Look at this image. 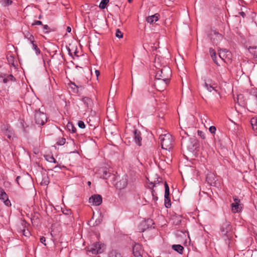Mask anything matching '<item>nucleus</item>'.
Returning a JSON list of instances; mask_svg holds the SVG:
<instances>
[{
	"mask_svg": "<svg viewBox=\"0 0 257 257\" xmlns=\"http://www.w3.org/2000/svg\"><path fill=\"white\" fill-rule=\"evenodd\" d=\"M243 98V95L242 94H239V95H238L237 96V102L239 104V99H241L242 98Z\"/></svg>",
	"mask_w": 257,
	"mask_h": 257,
	"instance_id": "47",
	"label": "nucleus"
},
{
	"mask_svg": "<svg viewBox=\"0 0 257 257\" xmlns=\"http://www.w3.org/2000/svg\"><path fill=\"white\" fill-rule=\"evenodd\" d=\"M182 149L187 150L193 153L199 147L198 141L195 138H190L189 137L184 138L181 143Z\"/></svg>",
	"mask_w": 257,
	"mask_h": 257,
	"instance_id": "3",
	"label": "nucleus"
},
{
	"mask_svg": "<svg viewBox=\"0 0 257 257\" xmlns=\"http://www.w3.org/2000/svg\"><path fill=\"white\" fill-rule=\"evenodd\" d=\"M172 248L179 254H183L184 247L180 244H173L172 245Z\"/></svg>",
	"mask_w": 257,
	"mask_h": 257,
	"instance_id": "21",
	"label": "nucleus"
},
{
	"mask_svg": "<svg viewBox=\"0 0 257 257\" xmlns=\"http://www.w3.org/2000/svg\"><path fill=\"white\" fill-rule=\"evenodd\" d=\"M253 55H254V57H255L256 58H257V51H255L253 52Z\"/></svg>",
	"mask_w": 257,
	"mask_h": 257,
	"instance_id": "58",
	"label": "nucleus"
},
{
	"mask_svg": "<svg viewBox=\"0 0 257 257\" xmlns=\"http://www.w3.org/2000/svg\"><path fill=\"white\" fill-rule=\"evenodd\" d=\"M66 140L64 138H60L58 139L57 145L62 146L65 144Z\"/></svg>",
	"mask_w": 257,
	"mask_h": 257,
	"instance_id": "34",
	"label": "nucleus"
},
{
	"mask_svg": "<svg viewBox=\"0 0 257 257\" xmlns=\"http://www.w3.org/2000/svg\"><path fill=\"white\" fill-rule=\"evenodd\" d=\"M0 200L3 201L5 205L9 207L11 206V203L10 200L9 199L8 195L5 190L2 188H0Z\"/></svg>",
	"mask_w": 257,
	"mask_h": 257,
	"instance_id": "9",
	"label": "nucleus"
},
{
	"mask_svg": "<svg viewBox=\"0 0 257 257\" xmlns=\"http://www.w3.org/2000/svg\"><path fill=\"white\" fill-rule=\"evenodd\" d=\"M95 74H96V76L97 78H98V76H99V75H100V72H99V70H96L95 71Z\"/></svg>",
	"mask_w": 257,
	"mask_h": 257,
	"instance_id": "51",
	"label": "nucleus"
},
{
	"mask_svg": "<svg viewBox=\"0 0 257 257\" xmlns=\"http://www.w3.org/2000/svg\"><path fill=\"white\" fill-rule=\"evenodd\" d=\"M77 54V49H76L75 51H74V55L78 56Z\"/></svg>",
	"mask_w": 257,
	"mask_h": 257,
	"instance_id": "60",
	"label": "nucleus"
},
{
	"mask_svg": "<svg viewBox=\"0 0 257 257\" xmlns=\"http://www.w3.org/2000/svg\"><path fill=\"white\" fill-rule=\"evenodd\" d=\"M197 134L198 136H199L202 139H205V134L203 132L198 130L197 132Z\"/></svg>",
	"mask_w": 257,
	"mask_h": 257,
	"instance_id": "39",
	"label": "nucleus"
},
{
	"mask_svg": "<svg viewBox=\"0 0 257 257\" xmlns=\"http://www.w3.org/2000/svg\"><path fill=\"white\" fill-rule=\"evenodd\" d=\"M220 235L228 246L233 235V231L231 223L225 219L222 221L220 225Z\"/></svg>",
	"mask_w": 257,
	"mask_h": 257,
	"instance_id": "2",
	"label": "nucleus"
},
{
	"mask_svg": "<svg viewBox=\"0 0 257 257\" xmlns=\"http://www.w3.org/2000/svg\"><path fill=\"white\" fill-rule=\"evenodd\" d=\"M29 34H30L29 32L27 33L26 35H25V37L28 39V37H29Z\"/></svg>",
	"mask_w": 257,
	"mask_h": 257,
	"instance_id": "62",
	"label": "nucleus"
},
{
	"mask_svg": "<svg viewBox=\"0 0 257 257\" xmlns=\"http://www.w3.org/2000/svg\"><path fill=\"white\" fill-rule=\"evenodd\" d=\"M1 131L3 135L10 140L15 138V134L13 128L9 124H3L1 126Z\"/></svg>",
	"mask_w": 257,
	"mask_h": 257,
	"instance_id": "7",
	"label": "nucleus"
},
{
	"mask_svg": "<svg viewBox=\"0 0 257 257\" xmlns=\"http://www.w3.org/2000/svg\"><path fill=\"white\" fill-rule=\"evenodd\" d=\"M141 245L140 244H136L133 248V252L135 257L138 256V255H141Z\"/></svg>",
	"mask_w": 257,
	"mask_h": 257,
	"instance_id": "20",
	"label": "nucleus"
},
{
	"mask_svg": "<svg viewBox=\"0 0 257 257\" xmlns=\"http://www.w3.org/2000/svg\"><path fill=\"white\" fill-rule=\"evenodd\" d=\"M147 223H148L149 224H151V223L152 224H154L153 222V220L152 219H147Z\"/></svg>",
	"mask_w": 257,
	"mask_h": 257,
	"instance_id": "55",
	"label": "nucleus"
},
{
	"mask_svg": "<svg viewBox=\"0 0 257 257\" xmlns=\"http://www.w3.org/2000/svg\"><path fill=\"white\" fill-rule=\"evenodd\" d=\"M29 37H28V39L30 41V43L32 44L36 42L34 40V37L31 34H29Z\"/></svg>",
	"mask_w": 257,
	"mask_h": 257,
	"instance_id": "42",
	"label": "nucleus"
},
{
	"mask_svg": "<svg viewBox=\"0 0 257 257\" xmlns=\"http://www.w3.org/2000/svg\"><path fill=\"white\" fill-rule=\"evenodd\" d=\"M134 140L136 144L139 146H142V134L140 131L135 128L133 131Z\"/></svg>",
	"mask_w": 257,
	"mask_h": 257,
	"instance_id": "10",
	"label": "nucleus"
},
{
	"mask_svg": "<svg viewBox=\"0 0 257 257\" xmlns=\"http://www.w3.org/2000/svg\"><path fill=\"white\" fill-rule=\"evenodd\" d=\"M222 52H226V53H228V52H228V51H227V50L226 49H222Z\"/></svg>",
	"mask_w": 257,
	"mask_h": 257,
	"instance_id": "61",
	"label": "nucleus"
},
{
	"mask_svg": "<svg viewBox=\"0 0 257 257\" xmlns=\"http://www.w3.org/2000/svg\"><path fill=\"white\" fill-rule=\"evenodd\" d=\"M148 180V187L149 189H153L154 187H157L158 185L163 184V181L162 178L158 177L156 178V180H154V181H150L148 178H147Z\"/></svg>",
	"mask_w": 257,
	"mask_h": 257,
	"instance_id": "13",
	"label": "nucleus"
},
{
	"mask_svg": "<svg viewBox=\"0 0 257 257\" xmlns=\"http://www.w3.org/2000/svg\"><path fill=\"white\" fill-rule=\"evenodd\" d=\"M164 205L167 208H169L171 206V202L170 196H164Z\"/></svg>",
	"mask_w": 257,
	"mask_h": 257,
	"instance_id": "24",
	"label": "nucleus"
},
{
	"mask_svg": "<svg viewBox=\"0 0 257 257\" xmlns=\"http://www.w3.org/2000/svg\"><path fill=\"white\" fill-rule=\"evenodd\" d=\"M67 51L68 52L69 55L70 56L73 57V54H72V53L71 52V49H70V48L69 47H67Z\"/></svg>",
	"mask_w": 257,
	"mask_h": 257,
	"instance_id": "48",
	"label": "nucleus"
},
{
	"mask_svg": "<svg viewBox=\"0 0 257 257\" xmlns=\"http://www.w3.org/2000/svg\"><path fill=\"white\" fill-rule=\"evenodd\" d=\"M45 159L50 162V163H57L56 159L54 158L53 156L51 155H46L45 156Z\"/></svg>",
	"mask_w": 257,
	"mask_h": 257,
	"instance_id": "27",
	"label": "nucleus"
},
{
	"mask_svg": "<svg viewBox=\"0 0 257 257\" xmlns=\"http://www.w3.org/2000/svg\"><path fill=\"white\" fill-rule=\"evenodd\" d=\"M66 31L68 33H70L71 31V28L70 27L68 26L67 27V29H66Z\"/></svg>",
	"mask_w": 257,
	"mask_h": 257,
	"instance_id": "56",
	"label": "nucleus"
},
{
	"mask_svg": "<svg viewBox=\"0 0 257 257\" xmlns=\"http://www.w3.org/2000/svg\"><path fill=\"white\" fill-rule=\"evenodd\" d=\"M209 53L211 56V57L212 58L213 62L217 65H218V63L216 61V52L214 49L212 48H210L209 49Z\"/></svg>",
	"mask_w": 257,
	"mask_h": 257,
	"instance_id": "23",
	"label": "nucleus"
},
{
	"mask_svg": "<svg viewBox=\"0 0 257 257\" xmlns=\"http://www.w3.org/2000/svg\"><path fill=\"white\" fill-rule=\"evenodd\" d=\"M109 0H102L99 4V7L101 9H104L106 7L107 4L108 3Z\"/></svg>",
	"mask_w": 257,
	"mask_h": 257,
	"instance_id": "29",
	"label": "nucleus"
},
{
	"mask_svg": "<svg viewBox=\"0 0 257 257\" xmlns=\"http://www.w3.org/2000/svg\"><path fill=\"white\" fill-rule=\"evenodd\" d=\"M180 137H181V143H182V141L183 140L184 138H186V137H189L188 135L186 133L185 131L184 130H182L180 132Z\"/></svg>",
	"mask_w": 257,
	"mask_h": 257,
	"instance_id": "33",
	"label": "nucleus"
},
{
	"mask_svg": "<svg viewBox=\"0 0 257 257\" xmlns=\"http://www.w3.org/2000/svg\"><path fill=\"white\" fill-rule=\"evenodd\" d=\"M87 184H88V185L89 186H90V185H91V182H90V181H88V182H87Z\"/></svg>",
	"mask_w": 257,
	"mask_h": 257,
	"instance_id": "63",
	"label": "nucleus"
},
{
	"mask_svg": "<svg viewBox=\"0 0 257 257\" xmlns=\"http://www.w3.org/2000/svg\"><path fill=\"white\" fill-rule=\"evenodd\" d=\"M42 17H43L42 15H39V17H38V18H39V19H41L42 18Z\"/></svg>",
	"mask_w": 257,
	"mask_h": 257,
	"instance_id": "64",
	"label": "nucleus"
},
{
	"mask_svg": "<svg viewBox=\"0 0 257 257\" xmlns=\"http://www.w3.org/2000/svg\"><path fill=\"white\" fill-rule=\"evenodd\" d=\"M250 123L254 130H257V118H252L250 120Z\"/></svg>",
	"mask_w": 257,
	"mask_h": 257,
	"instance_id": "26",
	"label": "nucleus"
},
{
	"mask_svg": "<svg viewBox=\"0 0 257 257\" xmlns=\"http://www.w3.org/2000/svg\"><path fill=\"white\" fill-rule=\"evenodd\" d=\"M1 2L2 3L3 5L6 7L12 4V1L11 0H2Z\"/></svg>",
	"mask_w": 257,
	"mask_h": 257,
	"instance_id": "35",
	"label": "nucleus"
},
{
	"mask_svg": "<svg viewBox=\"0 0 257 257\" xmlns=\"http://www.w3.org/2000/svg\"><path fill=\"white\" fill-rule=\"evenodd\" d=\"M234 202L231 204L232 210L234 212H238L240 211L239 208L240 200L236 196L233 197Z\"/></svg>",
	"mask_w": 257,
	"mask_h": 257,
	"instance_id": "12",
	"label": "nucleus"
},
{
	"mask_svg": "<svg viewBox=\"0 0 257 257\" xmlns=\"http://www.w3.org/2000/svg\"><path fill=\"white\" fill-rule=\"evenodd\" d=\"M214 142L216 146L221 147L222 145V138L223 135L221 133H218L213 135Z\"/></svg>",
	"mask_w": 257,
	"mask_h": 257,
	"instance_id": "15",
	"label": "nucleus"
},
{
	"mask_svg": "<svg viewBox=\"0 0 257 257\" xmlns=\"http://www.w3.org/2000/svg\"><path fill=\"white\" fill-rule=\"evenodd\" d=\"M115 36L118 38H121L123 37L122 33L118 29L116 31Z\"/></svg>",
	"mask_w": 257,
	"mask_h": 257,
	"instance_id": "37",
	"label": "nucleus"
},
{
	"mask_svg": "<svg viewBox=\"0 0 257 257\" xmlns=\"http://www.w3.org/2000/svg\"><path fill=\"white\" fill-rule=\"evenodd\" d=\"M78 125L81 128H84L85 127V124L84 122L82 120L78 121Z\"/></svg>",
	"mask_w": 257,
	"mask_h": 257,
	"instance_id": "41",
	"label": "nucleus"
},
{
	"mask_svg": "<svg viewBox=\"0 0 257 257\" xmlns=\"http://www.w3.org/2000/svg\"><path fill=\"white\" fill-rule=\"evenodd\" d=\"M67 128L69 132L73 133H75L76 131V128L74 126L72 122H69L67 124Z\"/></svg>",
	"mask_w": 257,
	"mask_h": 257,
	"instance_id": "25",
	"label": "nucleus"
},
{
	"mask_svg": "<svg viewBox=\"0 0 257 257\" xmlns=\"http://www.w3.org/2000/svg\"><path fill=\"white\" fill-rule=\"evenodd\" d=\"M153 199L155 201H157L158 199V197H157V194L155 195V196H153Z\"/></svg>",
	"mask_w": 257,
	"mask_h": 257,
	"instance_id": "54",
	"label": "nucleus"
},
{
	"mask_svg": "<svg viewBox=\"0 0 257 257\" xmlns=\"http://www.w3.org/2000/svg\"><path fill=\"white\" fill-rule=\"evenodd\" d=\"M32 26L35 25H43L42 22L40 21H35L32 24Z\"/></svg>",
	"mask_w": 257,
	"mask_h": 257,
	"instance_id": "45",
	"label": "nucleus"
},
{
	"mask_svg": "<svg viewBox=\"0 0 257 257\" xmlns=\"http://www.w3.org/2000/svg\"><path fill=\"white\" fill-rule=\"evenodd\" d=\"M32 46L33 49L35 51L36 54L37 55H39L41 53V51L40 49L38 47L36 42H35L34 43L32 44Z\"/></svg>",
	"mask_w": 257,
	"mask_h": 257,
	"instance_id": "31",
	"label": "nucleus"
},
{
	"mask_svg": "<svg viewBox=\"0 0 257 257\" xmlns=\"http://www.w3.org/2000/svg\"><path fill=\"white\" fill-rule=\"evenodd\" d=\"M21 176H18L17 178H16V181L17 182V183L18 184V185H20V184L19 183V179L21 178Z\"/></svg>",
	"mask_w": 257,
	"mask_h": 257,
	"instance_id": "53",
	"label": "nucleus"
},
{
	"mask_svg": "<svg viewBox=\"0 0 257 257\" xmlns=\"http://www.w3.org/2000/svg\"><path fill=\"white\" fill-rule=\"evenodd\" d=\"M250 49H257V47H249V50H250Z\"/></svg>",
	"mask_w": 257,
	"mask_h": 257,
	"instance_id": "59",
	"label": "nucleus"
},
{
	"mask_svg": "<svg viewBox=\"0 0 257 257\" xmlns=\"http://www.w3.org/2000/svg\"><path fill=\"white\" fill-rule=\"evenodd\" d=\"M209 131L210 132V133H211L213 135V136L216 134L215 132L216 131V128L215 126H211L209 128Z\"/></svg>",
	"mask_w": 257,
	"mask_h": 257,
	"instance_id": "38",
	"label": "nucleus"
},
{
	"mask_svg": "<svg viewBox=\"0 0 257 257\" xmlns=\"http://www.w3.org/2000/svg\"><path fill=\"white\" fill-rule=\"evenodd\" d=\"M6 78H8V81H15L16 80V78L12 74L8 75Z\"/></svg>",
	"mask_w": 257,
	"mask_h": 257,
	"instance_id": "44",
	"label": "nucleus"
},
{
	"mask_svg": "<svg viewBox=\"0 0 257 257\" xmlns=\"http://www.w3.org/2000/svg\"><path fill=\"white\" fill-rule=\"evenodd\" d=\"M71 88L73 90V92L74 93L78 92V88L79 87L77 86L74 83H71Z\"/></svg>",
	"mask_w": 257,
	"mask_h": 257,
	"instance_id": "32",
	"label": "nucleus"
},
{
	"mask_svg": "<svg viewBox=\"0 0 257 257\" xmlns=\"http://www.w3.org/2000/svg\"><path fill=\"white\" fill-rule=\"evenodd\" d=\"M154 94V93L153 91H151L149 89L144 90L143 92V95L146 97H149L150 96H152Z\"/></svg>",
	"mask_w": 257,
	"mask_h": 257,
	"instance_id": "30",
	"label": "nucleus"
},
{
	"mask_svg": "<svg viewBox=\"0 0 257 257\" xmlns=\"http://www.w3.org/2000/svg\"><path fill=\"white\" fill-rule=\"evenodd\" d=\"M35 123L39 125H44L47 121V117L46 113L40 111L39 110H36L34 115Z\"/></svg>",
	"mask_w": 257,
	"mask_h": 257,
	"instance_id": "6",
	"label": "nucleus"
},
{
	"mask_svg": "<svg viewBox=\"0 0 257 257\" xmlns=\"http://www.w3.org/2000/svg\"><path fill=\"white\" fill-rule=\"evenodd\" d=\"M42 27L43 28L44 30L46 31L45 32V33H48L50 32V28L47 25H43Z\"/></svg>",
	"mask_w": 257,
	"mask_h": 257,
	"instance_id": "43",
	"label": "nucleus"
},
{
	"mask_svg": "<svg viewBox=\"0 0 257 257\" xmlns=\"http://www.w3.org/2000/svg\"><path fill=\"white\" fill-rule=\"evenodd\" d=\"M8 78H5L3 80V82L4 83H7L8 82Z\"/></svg>",
	"mask_w": 257,
	"mask_h": 257,
	"instance_id": "57",
	"label": "nucleus"
},
{
	"mask_svg": "<svg viewBox=\"0 0 257 257\" xmlns=\"http://www.w3.org/2000/svg\"><path fill=\"white\" fill-rule=\"evenodd\" d=\"M151 189V193H152V196H155V195L157 194L156 192V191L154 190V188L153 189Z\"/></svg>",
	"mask_w": 257,
	"mask_h": 257,
	"instance_id": "50",
	"label": "nucleus"
},
{
	"mask_svg": "<svg viewBox=\"0 0 257 257\" xmlns=\"http://www.w3.org/2000/svg\"><path fill=\"white\" fill-rule=\"evenodd\" d=\"M216 177L212 173H209L206 175V180L208 184L210 185H215L216 182Z\"/></svg>",
	"mask_w": 257,
	"mask_h": 257,
	"instance_id": "16",
	"label": "nucleus"
},
{
	"mask_svg": "<svg viewBox=\"0 0 257 257\" xmlns=\"http://www.w3.org/2000/svg\"><path fill=\"white\" fill-rule=\"evenodd\" d=\"M40 242L44 244L45 245H46V244L45 243L46 241V238L44 236H41L40 239Z\"/></svg>",
	"mask_w": 257,
	"mask_h": 257,
	"instance_id": "46",
	"label": "nucleus"
},
{
	"mask_svg": "<svg viewBox=\"0 0 257 257\" xmlns=\"http://www.w3.org/2000/svg\"><path fill=\"white\" fill-rule=\"evenodd\" d=\"M160 15L159 14L156 13L152 16H149L146 18V21L148 23L152 24L157 22L159 20Z\"/></svg>",
	"mask_w": 257,
	"mask_h": 257,
	"instance_id": "19",
	"label": "nucleus"
},
{
	"mask_svg": "<svg viewBox=\"0 0 257 257\" xmlns=\"http://www.w3.org/2000/svg\"><path fill=\"white\" fill-rule=\"evenodd\" d=\"M111 173L106 168H103L99 170V174L100 175V177L103 179H108L109 176Z\"/></svg>",
	"mask_w": 257,
	"mask_h": 257,
	"instance_id": "14",
	"label": "nucleus"
},
{
	"mask_svg": "<svg viewBox=\"0 0 257 257\" xmlns=\"http://www.w3.org/2000/svg\"><path fill=\"white\" fill-rule=\"evenodd\" d=\"M205 86L210 92H211L212 90L218 92L216 89L217 84L210 78H207L205 80Z\"/></svg>",
	"mask_w": 257,
	"mask_h": 257,
	"instance_id": "8",
	"label": "nucleus"
},
{
	"mask_svg": "<svg viewBox=\"0 0 257 257\" xmlns=\"http://www.w3.org/2000/svg\"><path fill=\"white\" fill-rule=\"evenodd\" d=\"M89 201L92 202L93 205L98 206L101 204L102 198L100 195L94 194L89 198Z\"/></svg>",
	"mask_w": 257,
	"mask_h": 257,
	"instance_id": "11",
	"label": "nucleus"
},
{
	"mask_svg": "<svg viewBox=\"0 0 257 257\" xmlns=\"http://www.w3.org/2000/svg\"><path fill=\"white\" fill-rule=\"evenodd\" d=\"M62 212L64 214L66 215H71L72 214V211L70 209L63 210Z\"/></svg>",
	"mask_w": 257,
	"mask_h": 257,
	"instance_id": "40",
	"label": "nucleus"
},
{
	"mask_svg": "<svg viewBox=\"0 0 257 257\" xmlns=\"http://www.w3.org/2000/svg\"><path fill=\"white\" fill-rule=\"evenodd\" d=\"M7 59L8 60V63L10 65L15 67V57L14 55L10 54V53L8 52V53L7 55Z\"/></svg>",
	"mask_w": 257,
	"mask_h": 257,
	"instance_id": "22",
	"label": "nucleus"
},
{
	"mask_svg": "<svg viewBox=\"0 0 257 257\" xmlns=\"http://www.w3.org/2000/svg\"><path fill=\"white\" fill-rule=\"evenodd\" d=\"M105 244L100 242H96L87 247V251L92 254L101 253L104 251Z\"/></svg>",
	"mask_w": 257,
	"mask_h": 257,
	"instance_id": "5",
	"label": "nucleus"
},
{
	"mask_svg": "<svg viewBox=\"0 0 257 257\" xmlns=\"http://www.w3.org/2000/svg\"><path fill=\"white\" fill-rule=\"evenodd\" d=\"M30 234V232L29 231H26L25 230H23V234L27 236H28L29 234Z\"/></svg>",
	"mask_w": 257,
	"mask_h": 257,
	"instance_id": "49",
	"label": "nucleus"
},
{
	"mask_svg": "<svg viewBox=\"0 0 257 257\" xmlns=\"http://www.w3.org/2000/svg\"><path fill=\"white\" fill-rule=\"evenodd\" d=\"M172 76V70L169 67L164 66L159 69L155 76V82L154 84L156 89L162 91L169 83Z\"/></svg>",
	"mask_w": 257,
	"mask_h": 257,
	"instance_id": "1",
	"label": "nucleus"
},
{
	"mask_svg": "<svg viewBox=\"0 0 257 257\" xmlns=\"http://www.w3.org/2000/svg\"><path fill=\"white\" fill-rule=\"evenodd\" d=\"M116 176L115 175L111 173L110 175L109 176V179L108 180H110V181L112 183V184H115L114 183V182L116 180Z\"/></svg>",
	"mask_w": 257,
	"mask_h": 257,
	"instance_id": "36",
	"label": "nucleus"
},
{
	"mask_svg": "<svg viewBox=\"0 0 257 257\" xmlns=\"http://www.w3.org/2000/svg\"><path fill=\"white\" fill-rule=\"evenodd\" d=\"M239 14L241 16H242L243 18H244V17H245V13H244V12H239Z\"/></svg>",
	"mask_w": 257,
	"mask_h": 257,
	"instance_id": "52",
	"label": "nucleus"
},
{
	"mask_svg": "<svg viewBox=\"0 0 257 257\" xmlns=\"http://www.w3.org/2000/svg\"><path fill=\"white\" fill-rule=\"evenodd\" d=\"M161 147L163 149L171 152L173 151L175 142L173 136L170 134L161 135L159 137Z\"/></svg>",
	"mask_w": 257,
	"mask_h": 257,
	"instance_id": "4",
	"label": "nucleus"
},
{
	"mask_svg": "<svg viewBox=\"0 0 257 257\" xmlns=\"http://www.w3.org/2000/svg\"><path fill=\"white\" fill-rule=\"evenodd\" d=\"M127 185V181L126 178H122L119 181L115 183L116 188L120 190L125 188Z\"/></svg>",
	"mask_w": 257,
	"mask_h": 257,
	"instance_id": "17",
	"label": "nucleus"
},
{
	"mask_svg": "<svg viewBox=\"0 0 257 257\" xmlns=\"http://www.w3.org/2000/svg\"><path fill=\"white\" fill-rule=\"evenodd\" d=\"M82 101L88 109H91L93 105V101L90 98L88 97H84L82 98Z\"/></svg>",
	"mask_w": 257,
	"mask_h": 257,
	"instance_id": "18",
	"label": "nucleus"
},
{
	"mask_svg": "<svg viewBox=\"0 0 257 257\" xmlns=\"http://www.w3.org/2000/svg\"><path fill=\"white\" fill-rule=\"evenodd\" d=\"M165 187V194L164 196H170V189L169 187L166 182L164 183Z\"/></svg>",
	"mask_w": 257,
	"mask_h": 257,
	"instance_id": "28",
	"label": "nucleus"
}]
</instances>
